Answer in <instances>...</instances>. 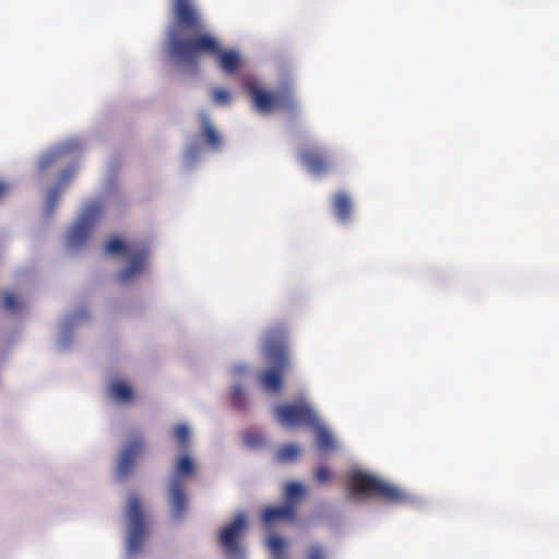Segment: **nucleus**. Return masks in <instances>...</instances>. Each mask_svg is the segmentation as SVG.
<instances>
[{"mask_svg":"<svg viewBox=\"0 0 559 559\" xmlns=\"http://www.w3.org/2000/svg\"><path fill=\"white\" fill-rule=\"evenodd\" d=\"M173 24L167 32L166 48L169 57L180 63H195L199 56L212 55L223 71L235 73L239 67V55L223 51L217 39L203 33L205 25L193 0H171Z\"/></svg>","mask_w":559,"mask_h":559,"instance_id":"f257e3e1","label":"nucleus"},{"mask_svg":"<svg viewBox=\"0 0 559 559\" xmlns=\"http://www.w3.org/2000/svg\"><path fill=\"white\" fill-rule=\"evenodd\" d=\"M263 355L271 367L260 373V385L266 391L278 392L283 386L284 373L290 366L286 333L283 329H273L266 333Z\"/></svg>","mask_w":559,"mask_h":559,"instance_id":"f03ea898","label":"nucleus"},{"mask_svg":"<svg viewBox=\"0 0 559 559\" xmlns=\"http://www.w3.org/2000/svg\"><path fill=\"white\" fill-rule=\"evenodd\" d=\"M350 496H376L390 503H402L407 495L400 488L362 472H354L348 478Z\"/></svg>","mask_w":559,"mask_h":559,"instance_id":"7ed1b4c3","label":"nucleus"},{"mask_svg":"<svg viewBox=\"0 0 559 559\" xmlns=\"http://www.w3.org/2000/svg\"><path fill=\"white\" fill-rule=\"evenodd\" d=\"M245 90L250 95L254 107L263 114L271 112L274 109L294 111L297 107L293 93L288 87L272 93L260 87L254 82H247Z\"/></svg>","mask_w":559,"mask_h":559,"instance_id":"20e7f679","label":"nucleus"},{"mask_svg":"<svg viewBox=\"0 0 559 559\" xmlns=\"http://www.w3.org/2000/svg\"><path fill=\"white\" fill-rule=\"evenodd\" d=\"M129 533L127 540V552L135 556L142 548L147 534V522L139 497L135 493L129 496L126 507Z\"/></svg>","mask_w":559,"mask_h":559,"instance_id":"39448f33","label":"nucleus"},{"mask_svg":"<svg viewBox=\"0 0 559 559\" xmlns=\"http://www.w3.org/2000/svg\"><path fill=\"white\" fill-rule=\"evenodd\" d=\"M105 252L107 254L121 253L130 257L129 265L118 274V278L121 283H127L134 276L141 274L148 257V250L146 248L134 249L126 245L118 237H114L107 241Z\"/></svg>","mask_w":559,"mask_h":559,"instance_id":"423d86ee","label":"nucleus"},{"mask_svg":"<svg viewBox=\"0 0 559 559\" xmlns=\"http://www.w3.org/2000/svg\"><path fill=\"white\" fill-rule=\"evenodd\" d=\"M194 472V462L188 455L178 459L175 475L169 486V500L171 515L179 520L183 516L187 509V497L181 481L182 476L191 475Z\"/></svg>","mask_w":559,"mask_h":559,"instance_id":"0eeeda50","label":"nucleus"},{"mask_svg":"<svg viewBox=\"0 0 559 559\" xmlns=\"http://www.w3.org/2000/svg\"><path fill=\"white\" fill-rule=\"evenodd\" d=\"M248 521L243 512L236 514L233 522L227 524L219 534V544L226 555L233 559H242L245 557V547L240 539L247 530Z\"/></svg>","mask_w":559,"mask_h":559,"instance_id":"6e6552de","label":"nucleus"},{"mask_svg":"<svg viewBox=\"0 0 559 559\" xmlns=\"http://www.w3.org/2000/svg\"><path fill=\"white\" fill-rule=\"evenodd\" d=\"M277 421L286 427L292 426H316L317 415L313 409L304 402L295 404L278 405L274 409Z\"/></svg>","mask_w":559,"mask_h":559,"instance_id":"1a4fd4ad","label":"nucleus"},{"mask_svg":"<svg viewBox=\"0 0 559 559\" xmlns=\"http://www.w3.org/2000/svg\"><path fill=\"white\" fill-rule=\"evenodd\" d=\"M102 207L99 204L87 206L78 222L71 227L67 236L71 248H79L87 240L96 221L100 217Z\"/></svg>","mask_w":559,"mask_h":559,"instance_id":"9d476101","label":"nucleus"},{"mask_svg":"<svg viewBox=\"0 0 559 559\" xmlns=\"http://www.w3.org/2000/svg\"><path fill=\"white\" fill-rule=\"evenodd\" d=\"M143 450L144 443L142 438H136L129 442L119 459V464L117 467L118 477L124 478L130 474L136 457L143 452Z\"/></svg>","mask_w":559,"mask_h":559,"instance_id":"9b49d317","label":"nucleus"},{"mask_svg":"<svg viewBox=\"0 0 559 559\" xmlns=\"http://www.w3.org/2000/svg\"><path fill=\"white\" fill-rule=\"evenodd\" d=\"M299 159L310 173L316 175L324 174L330 169L326 156L314 148H304Z\"/></svg>","mask_w":559,"mask_h":559,"instance_id":"f8f14e48","label":"nucleus"},{"mask_svg":"<svg viewBox=\"0 0 559 559\" xmlns=\"http://www.w3.org/2000/svg\"><path fill=\"white\" fill-rule=\"evenodd\" d=\"M295 518V509L290 504L266 507L261 512V521L265 526L277 521L293 520Z\"/></svg>","mask_w":559,"mask_h":559,"instance_id":"ddd939ff","label":"nucleus"},{"mask_svg":"<svg viewBox=\"0 0 559 559\" xmlns=\"http://www.w3.org/2000/svg\"><path fill=\"white\" fill-rule=\"evenodd\" d=\"M333 211L338 221L346 223L349 221L353 205L350 197L346 192H337L333 198Z\"/></svg>","mask_w":559,"mask_h":559,"instance_id":"4468645a","label":"nucleus"},{"mask_svg":"<svg viewBox=\"0 0 559 559\" xmlns=\"http://www.w3.org/2000/svg\"><path fill=\"white\" fill-rule=\"evenodd\" d=\"M201 126L202 134L203 138L205 139L206 144L214 150H218L223 143L221 134L214 128V126L211 122V119L206 115L202 116Z\"/></svg>","mask_w":559,"mask_h":559,"instance_id":"2eb2a0df","label":"nucleus"},{"mask_svg":"<svg viewBox=\"0 0 559 559\" xmlns=\"http://www.w3.org/2000/svg\"><path fill=\"white\" fill-rule=\"evenodd\" d=\"M317 430V445L322 452H331L336 449V443L331 432L320 425L317 419V425L313 426Z\"/></svg>","mask_w":559,"mask_h":559,"instance_id":"dca6fc26","label":"nucleus"},{"mask_svg":"<svg viewBox=\"0 0 559 559\" xmlns=\"http://www.w3.org/2000/svg\"><path fill=\"white\" fill-rule=\"evenodd\" d=\"M73 174H74V169H72V168L66 169L61 174V177H60V180H59V186L52 188L49 191L48 198H47V209H48V211L51 212L53 210V207L56 206V204L58 202V199L60 197L61 186L67 185L68 181L72 178Z\"/></svg>","mask_w":559,"mask_h":559,"instance_id":"f3484780","label":"nucleus"},{"mask_svg":"<svg viewBox=\"0 0 559 559\" xmlns=\"http://www.w3.org/2000/svg\"><path fill=\"white\" fill-rule=\"evenodd\" d=\"M110 395L120 402H130L133 397L132 389L124 382H114L109 388Z\"/></svg>","mask_w":559,"mask_h":559,"instance_id":"a211bd4d","label":"nucleus"},{"mask_svg":"<svg viewBox=\"0 0 559 559\" xmlns=\"http://www.w3.org/2000/svg\"><path fill=\"white\" fill-rule=\"evenodd\" d=\"M299 453H300V450L297 445L286 444L277 451L276 459L278 462H282V463L293 462L298 459Z\"/></svg>","mask_w":559,"mask_h":559,"instance_id":"6ab92c4d","label":"nucleus"},{"mask_svg":"<svg viewBox=\"0 0 559 559\" xmlns=\"http://www.w3.org/2000/svg\"><path fill=\"white\" fill-rule=\"evenodd\" d=\"M61 155H62V153L59 150H53V151L43 154L38 159V164H37L38 170L39 171L47 170L49 167H51L52 165H55L58 162V159L61 157Z\"/></svg>","mask_w":559,"mask_h":559,"instance_id":"aec40b11","label":"nucleus"},{"mask_svg":"<svg viewBox=\"0 0 559 559\" xmlns=\"http://www.w3.org/2000/svg\"><path fill=\"white\" fill-rule=\"evenodd\" d=\"M174 435L182 450H186L190 443V430L187 425L178 424L174 429Z\"/></svg>","mask_w":559,"mask_h":559,"instance_id":"412c9836","label":"nucleus"},{"mask_svg":"<svg viewBox=\"0 0 559 559\" xmlns=\"http://www.w3.org/2000/svg\"><path fill=\"white\" fill-rule=\"evenodd\" d=\"M231 403L237 408L246 405V396L242 386L236 385L231 391Z\"/></svg>","mask_w":559,"mask_h":559,"instance_id":"4be33fe9","label":"nucleus"},{"mask_svg":"<svg viewBox=\"0 0 559 559\" xmlns=\"http://www.w3.org/2000/svg\"><path fill=\"white\" fill-rule=\"evenodd\" d=\"M304 493V487L298 483H289L285 488L286 499L289 501L295 500Z\"/></svg>","mask_w":559,"mask_h":559,"instance_id":"5701e85b","label":"nucleus"},{"mask_svg":"<svg viewBox=\"0 0 559 559\" xmlns=\"http://www.w3.org/2000/svg\"><path fill=\"white\" fill-rule=\"evenodd\" d=\"M267 546L273 552V555L280 558L285 546V543L278 536H270L267 539Z\"/></svg>","mask_w":559,"mask_h":559,"instance_id":"b1692460","label":"nucleus"},{"mask_svg":"<svg viewBox=\"0 0 559 559\" xmlns=\"http://www.w3.org/2000/svg\"><path fill=\"white\" fill-rule=\"evenodd\" d=\"M307 559H326V550L322 545H311L307 550Z\"/></svg>","mask_w":559,"mask_h":559,"instance_id":"393cba45","label":"nucleus"},{"mask_svg":"<svg viewBox=\"0 0 559 559\" xmlns=\"http://www.w3.org/2000/svg\"><path fill=\"white\" fill-rule=\"evenodd\" d=\"M230 98H231V96H230L229 91H227L225 88H216L213 92V100L216 104L225 105V104L229 103Z\"/></svg>","mask_w":559,"mask_h":559,"instance_id":"a878e982","label":"nucleus"},{"mask_svg":"<svg viewBox=\"0 0 559 559\" xmlns=\"http://www.w3.org/2000/svg\"><path fill=\"white\" fill-rule=\"evenodd\" d=\"M3 308L9 311H14L19 306V300L12 292H7L3 296Z\"/></svg>","mask_w":559,"mask_h":559,"instance_id":"bb28decb","label":"nucleus"},{"mask_svg":"<svg viewBox=\"0 0 559 559\" xmlns=\"http://www.w3.org/2000/svg\"><path fill=\"white\" fill-rule=\"evenodd\" d=\"M245 441L248 445L252 448H258L263 444V438L255 433H247L245 436Z\"/></svg>","mask_w":559,"mask_h":559,"instance_id":"cd10ccee","label":"nucleus"},{"mask_svg":"<svg viewBox=\"0 0 559 559\" xmlns=\"http://www.w3.org/2000/svg\"><path fill=\"white\" fill-rule=\"evenodd\" d=\"M314 476H316V479L319 481V483H325L330 479L331 477V473L329 471L328 467L325 466H319L317 469H316V473H314Z\"/></svg>","mask_w":559,"mask_h":559,"instance_id":"c85d7f7f","label":"nucleus"},{"mask_svg":"<svg viewBox=\"0 0 559 559\" xmlns=\"http://www.w3.org/2000/svg\"><path fill=\"white\" fill-rule=\"evenodd\" d=\"M8 191L9 187L4 182L0 181V200L8 193Z\"/></svg>","mask_w":559,"mask_h":559,"instance_id":"c756f323","label":"nucleus"}]
</instances>
